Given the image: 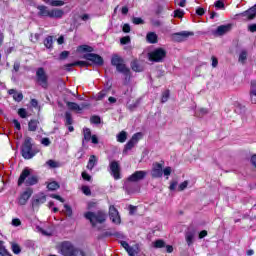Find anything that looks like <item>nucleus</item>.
<instances>
[{"instance_id":"nucleus-1","label":"nucleus","mask_w":256,"mask_h":256,"mask_svg":"<svg viewBox=\"0 0 256 256\" xmlns=\"http://www.w3.org/2000/svg\"><path fill=\"white\" fill-rule=\"evenodd\" d=\"M21 156L23 159H26L29 161L30 159H33L38 153L41 152V149L35 142L33 141V138L27 136L24 139V142L22 143L21 149H20Z\"/></svg>"},{"instance_id":"nucleus-2","label":"nucleus","mask_w":256,"mask_h":256,"mask_svg":"<svg viewBox=\"0 0 256 256\" xmlns=\"http://www.w3.org/2000/svg\"><path fill=\"white\" fill-rule=\"evenodd\" d=\"M111 66L116 67V71L125 76L124 85H129L131 81V69L125 64V60L121 56L114 54L111 58Z\"/></svg>"},{"instance_id":"nucleus-3","label":"nucleus","mask_w":256,"mask_h":256,"mask_svg":"<svg viewBox=\"0 0 256 256\" xmlns=\"http://www.w3.org/2000/svg\"><path fill=\"white\" fill-rule=\"evenodd\" d=\"M36 9L38 10V17H49V19H61L63 15H65V12L62 9H49V7L45 5H38L36 6Z\"/></svg>"},{"instance_id":"nucleus-4","label":"nucleus","mask_w":256,"mask_h":256,"mask_svg":"<svg viewBox=\"0 0 256 256\" xmlns=\"http://www.w3.org/2000/svg\"><path fill=\"white\" fill-rule=\"evenodd\" d=\"M23 183H25L26 187H33V185L39 183V177L35 175L31 176V170L29 168H24L18 178V187H21Z\"/></svg>"},{"instance_id":"nucleus-5","label":"nucleus","mask_w":256,"mask_h":256,"mask_svg":"<svg viewBox=\"0 0 256 256\" xmlns=\"http://www.w3.org/2000/svg\"><path fill=\"white\" fill-rule=\"evenodd\" d=\"M85 219H87L92 227H97V223L103 224L107 221V214L103 210H98L97 212L88 211L84 214Z\"/></svg>"},{"instance_id":"nucleus-6","label":"nucleus","mask_w":256,"mask_h":256,"mask_svg":"<svg viewBox=\"0 0 256 256\" xmlns=\"http://www.w3.org/2000/svg\"><path fill=\"white\" fill-rule=\"evenodd\" d=\"M35 82L39 87H42V89H49V76L47 72H45V68H37Z\"/></svg>"},{"instance_id":"nucleus-7","label":"nucleus","mask_w":256,"mask_h":256,"mask_svg":"<svg viewBox=\"0 0 256 256\" xmlns=\"http://www.w3.org/2000/svg\"><path fill=\"white\" fill-rule=\"evenodd\" d=\"M166 57H167V50H165L164 48H156L150 53H148V59L153 63H163Z\"/></svg>"},{"instance_id":"nucleus-8","label":"nucleus","mask_w":256,"mask_h":256,"mask_svg":"<svg viewBox=\"0 0 256 256\" xmlns=\"http://www.w3.org/2000/svg\"><path fill=\"white\" fill-rule=\"evenodd\" d=\"M143 139V132H137L135 133L131 139L124 145V149L122 151L123 155H127L137 143H139Z\"/></svg>"},{"instance_id":"nucleus-9","label":"nucleus","mask_w":256,"mask_h":256,"mask_svg":"<svg viewBox=\"0 0 256 256\" xmlns=\"http://www.w3.org/2000/svg\"><path fill=\"white\" fill-rule=\"evenodd\" d=\"M83 59L86 61H91V63H93V65H97V67H103L105 64V60L101 57V55L96 53L84 54Z\"/></svg>"},{"instance_id":"nucleus-10","label":"nucleus","mask_w":256,"mask_h":256,"mask_svg":"<svg viewBox=\"0 0 256 256\" xmlns=\"http://www.w3.org/2000/svg\"><path fill=\"white\" fill-rule=\"evenodd\" d=\"M193 35H195V32H176L171 35V39L174 41V43H183V41H187V39H189V37H193Z\"/></svg>"},{"instance_id":"nucleus-11","label":"nucleus","mask_w":256,"mask_h":256,"mask_svg":"<svg viewBox=\"0 0 256 256\" xmlns=\"http://www.w3.org/2000/svg\"><path fill=\"white\" fill-rule=\"evenodd\" d=\"M60 251L63 256H75L77 250H75V246L69 241H64L61 243Z\"/></svg>"},{"instance_id":"nucleus-12","label":"nucleus","mask_w":256,"mask_h":256,"mask_svg":"<svg viewBox=\"0 0 256 256\" xmlns=\"http://www.w3.org/2000/svg\"><path fill=\"white\" fill-rule=\"evenodd\" d=\"M109 169L110 175L114 177L115 181H119V179H121V165L119 162L116 160L111 161L109 164Z\"/></svg>"},{"instance_id":"nucleus-13","label":"nucleus","mask_w":256,"mask_h":256,"mask_svg":"<svg viewBox=\"0 0 256 256\" xmlns=\"http://www.w3.org/2000/svg\"><path fill=\"white\" fill-rule=\"evenodd\" d=\"M32 195H33V188L27 187L25 191L22 192L18 197V205L20 206L27 205V201L31 199Z\"/></svg>"},{"instance_id":"nucleus-14","label":"nucleus","mask_w":256,"mask_h":256,"mask_svg":"<svg viewBox=\"0 0 256 256\" xmlns=\"http://www.w3.org/2000/svg\"><path fill=\"white\" fill-rule=\"evenodd\" d=\"M46 201H47V195L41 192L40 196H36L35 198L32 199L31 201L32 209H39V207H41V205L46 203Z\"/></svg>"},{"instance_id":"nucleus-15","label":"nucleus","mask_w":256,"mask_h":256,"mask_svg":"<svg viewBox=\"0 0 256 256\" xmlns=\"http://www.w3.org/2000/svg\"><path fill=\"white\" fill-rule=\"evenodd\" d=\"M109 217L112 221V223H115L116 225H121V216L119 215V211L115 206L111 205L109 207Z\"/></svg>"},{"instance_id":"nucleus-16","label":"nucleus","mask_w":256,"mask_h":256,"mask_svg":"<svg viewBox=\"0 0 256 256\" xmlns=\"http://www.w3.org/2000/svg\"><path fill=\"white\" fill-rule=\"evenodd\" d=\"M147 177V172L143 170L135 171L132 175L128 177L130 183H137L138 181H143Z\"/></svg>"},{"instance_id":"nucleus-17","label":"nucleus","mask_w":256,"mask_h":256,"mask_svg":"<svg viewBox=\"0 0 256 256\" xmlns=\"http://www.w3.org/2000/svg\"><path fill=\"white\" fill-rule=\"evenodd\" d=\"M151 175L153 179H159L163 177V164L155 163L153 165Z\"/></svg>"},{"instance_id":"nucleus-18","label":"nucleus","mask_w":256,"mask_h":256,"mask_svg":"<svg viewBox=\"0 0 256 256\" xmlns=\"http://www.w3.org/2000/svg\"><path fill=\"white\" fill-rule=\"evenodd\" d=\"M240 17H245L247 21H253L256 17V4L248 10L240 13Z\"/></svg>"},{"instance_id":"nucleus-19","label":"nucleus","mask_w":256,"mask_h":256,"mask_svg":"<svg viewBox=\"0 0 256 256\" xmlns=\"http://www.w3.org/2000/svg\"><path fill=\"white\" fill-rule=\"evenodd\" d=\"M153 247H154V249H163V247H166V252L167 253H172L173 252V246L166 245L165 240H163V239H158V240L154 241Z\"/></svg>"},{"instance_id":"nucleus-20","label":"nucleus","mask_w":256,"mask_h":256,"mask_svg":"<svg viewBox=\"0 0 256 256\" xmlns=\"http://www.w3.org/2000/svg\"><path fill=\"white\" fill-rule=\"evenodd\" d=\"M233 29V24L220 25L217 27L215 34L219 37L229 33Z\"/></svg>"},{"instance_id":"nucleus-21","label":"nucleus","mask_w":256,"mask_h":256,"mask_svg":"<svg viewBox=\"0 0 256 256\" xmlns=\"http://www.w3.org/2000/svg\"><path fill=\"white\" fill-rule=\"evenodd\" d=\"M8 94H9V95H13V99H14V101H16L17 103H21V101H23V93L17 92L16 89H10V90H8Z\"/></svg>"},{"instance_id":"nucleus-22","label":"nucleus","mask_w":256,"mask_h":256,"mask_svg":"<svg viewBox=\"0 0 256 256\" xmlns=\"http://www.w3.org/2000/svg\"><path fill=\"white\" fill-rule=\"evenodd\" d=\"M130 66L132 71H134L135 73H141L143 71V66H141L138 59L132 60Z\"/></svg>"},{"instance_id":"nucleus-23","label":"nucleus","mask_w":256,"mask_h":256,"mask_svg":"<svg viewBox=\"0 0 256 256\" xmlns=\"http://www.w3.org/2000/svg\"><path fill=\"white\" fill-rule=\"evenodd\" d=\"M96 165H97V156L91 155L86 167L87 169H89V171H93Z\"/></svg>"},{"instance_id":"nucleus-24","label":"nucleus","mask_w":256,"mask_h":256,"mask_svg":"<svg viewBox=\"0 0 256 256\" xmlns=\"http://www.w3.org/2000/svg\"><path fill=\"white\" fill-rule=\"evenodd\" d=\"M146 41L151 44H155L158 42V36L155 32H149L146 35Z\"/></svg>"},{"instance_id":"nucleus-25","label":"nucleus","mask_w":256,"mask_h":256,"mask_svg":"<svg viewBox=\"0 0 256 256\" xmlns=\"http://www.w3.org/2000/svg\"><path fill=\"white\" fill-rule=\"evenodd\" d=\"M66 105L70 111H76V113H81V106L75 102H66Z\"/></svg>"},{"instance_id":"nucleus-26","label":"nucleus","mask_w":256,"mask_h":256,"mask_svg":"<svg viewBox=\"0 0 256 256\" xmlns=\"http://www.w3.org/2000/svg\"><path fill=\"white\" fill-rule=\"evenodd\" d=\"M116 139L118 143H125V141H127V132L125 130H122L117 134Z\"/></svg>"},{"instance_id":"nucleus-27","label":"nucleus","mask_w":256,"mask_h":256,"mask_svg":"<svg viewBox=\"0 0 256 256\" xmlns=\"http://www.w3.org/2000/svg\"><path fill=\"white\" fill-rule=\"evenodd\" d=\"M109 91H111V86L100 91L97 95V101H102V99H105V97H107Z\"/></svg>"},{"instance_id":"nucleus-28","label":"nucleus","mask_w":256,"mask_h":256,"mask_svg":"<svg viewBox=\"0 0 256 256\" xmlns=\"http://www.w3.org/2000/svg\"><path fill=\"white\" fill-rule=\"evenodd\" d=\"M83 135H84V140L82 143H89V141H91V138L93 137V135L91 134V129H84L83 130Z\"/></svg>"},{"instance_id":"nucleus-29","label":"nucleus","mask_w":256,"mask_h":256,"mask_svg":"<svg viewBox=\"0 0 256 256\" xmlns=\"http://www.w3.org/2000/svg\"><path fill=\"white\" fill-rule=\"evenodd\" d=\"M44 47L46 49H53V36H48L44 39Z\"/></svg>"},{"instance_id":"nucleus-30","label":"nucleus","mask_w":256,"mask_h":256,"mask_svg":"<svg viewBox=\"0 0 256 256\" xmlns=\"http://www.w3.org/2000/svg\"><path fill=\"white\" fill-rule=\"evenodd\" d=\"M61 186L57 183V181H52L47 184L48 191H57Z\"/></svg>"},{"instance_id":"nucleus-31","label":"nucleus","mask_w":256,"mask_h":256,"mask_svg":"<svg viewBox=\"0 0 256 256\" xmlns=\"http://www.w3.org/2000/svg\"><path fill=\"white\" fill-rule=\"evenodd\" d=\"M11 249L14 255H19V253H21V246L15 242L11 243Z\"/></svg>"},{"instance_id":"nucleus-32","label":"nucleus","mask_w":256,"mask_h":256,"mask_svg":"<svg viewBox=\"0 0 256 256\" xmlns=\"http://www.w3.org/2000/svg\"><path fill=\"white\" fill-rule=\"evenodd\" d=\"M239 63L244 64L247 61V50H242L238 58Z\"/></svg>"},{"instance_id":"nucleus-33","label":"nucleus","mask_w":256,"mask_h":256,"mask_svg":"<svg viewBox=\"0 0 256 256\" xmlns=\"http://www.w3.org/2000/svg\"><path fill=\"white\" fill-rule=\"evenodd\" d=\"M207 113H209V110L207 108H200L195 112V116L201 118V117H205Z\"/></svg>"},{"instance_id":"nucleus-34","label":"nucleus","mask_w":256,"mask_h":256,"mask_svg":"<svg viewBox=\"0 0 256 256\" xmlns=\"http://www.w3.org/2000/svg\"><path fill=\"white\" fill-rule=\"evenodd\" d=\"M79 48L84 53H93V51H95V49L92 46H89L87 44L81 45V46H79Z\"/></svg>"},{"instance_id":"nucleus-35","label":"nucleus","mask_w":256,"mask_h":256,"mask_svg":"<svg viewBox=\"0 0 256 256\" xmlns=\"http://www.w3.org/2000/svg\"><path fill=\"white\" fill-rule=\"evenodd\" d=\"M39 127V120L37 119H32L28 123V129H37Z\"/></svg>"},{"instance_id":"nucleus-36","label":"nucleus","mask_w":256,"mask_h":256,"mask_svg":"<svg viewBox=\"0 0 256 256\" xmlns=\"http://www.w3.org/2000/svg\"><path fill=\"white\" fill-rule=\"evenodd\" d=\"M184 16H185V11H183L182 9L174 10V17L176 19H183Z\"/></svg>"},{"instance_id":"nucleus-37","label":"nucleus","mask_w":256,"mask_h":256,"mask_svg":"<svg viewBox=\"0 0 256 256\" xmlns=\"http://www.w3.org/2000/svg\"><path fill=\"white\" fill-rule=\"evenodd\" d=\"M51 7H63L65 5V1L63 0H52L50 2Z\"/></svg>"},{"instance_id":"nucleus-38","label":"nucleus","mask_w":256,"mask_h":256,"mask_svg":"<svg viewBox=\"0 0 256 256\" xmlns=\"http://www.w3.org/2000/svg\"><path fill=\"white\" fill-rule=\"evenodd\" d=\"M170 91L166 90L162 93L161 103H167L169 101Z\"/></svg>"},{"instance_id":"nucleus-39","label":"nucleus","mask_w":256,"mask_h":256,"mask_svg":"<svg viewBox=\"0 0 256 256\" xmlns=\"http://www.w3.org/2000/svg\"><path fill=\"white\" fill-rule=\"evenodd\" d=\"M121 237V233L116 232V233H111V232H105L102 236H98V239H103V237Z\"/></svg>"},{"instance_id":"nucleus-40","label":"nucleus","mask_w":256,"mask_h":256,"mask_svg":"<svg viewBox=\"0 0 256 256\" xmlns=\"http://www.w3.org/2000/svg\"><path fill=\"white\" fill-rule=\"evenodd\" d=\"M132 23L134 25H145V20H143L141 17H134L132 18Z\"/></svg>"},{"instance_id":"nucleus-41","label":"nucleus","mask_w":256,"mask_h":256,"mask_svg":"<svg viewBox=\"0 0 256 256\" xmlns=\"http://www.w3.org/2000/svg\"><path fill=\"white\" fill-rule=\"evenodd\" d=\"M85 65H87V61H76L72 62L70 67H85Z\"/></svg>"},{"instance_id":"nucleus-42","label":"nucleus","mask_w":256,"mask_h":256,"mask_svg":"<svg viewBox=\"0 0 256 256\" xmlns=\"http://www.w3.org/2000/svg\"><path fill=\"white\" fill-rule=\"evenodd\" d=\"M90 122L93 124V125H99V123H101V117L97 116V115H94L90 118Z\"/></svg>"},{"instance_id":"nucleus-43","label":"nucleus","mask_w":256,"mask_h":256,"mask_svg":"<svg viewBox=\"0 0 256 256\" xmlns=\"http://www.w3.org/2000/svg\"><path fill=\"white\" fill-rule=\"evenodd\" d=\"M214 7H216V9H225V2H223V0H217L214 3Z\"/></svg>"},{"instance_id":"nucleus-44","label":"nucleus","mask_w":256,"mask_h":256,"mask_svg":"<svg viewBox=\"0 0 256 256\" xmlns=\"http://www.w3.org/2000/svg\"><path fill=\"white\" fill-rule=\"evenodd\" d=\"M66 125H73V116L69 112L65 113Z\"/></svg>"},{"instance_id":"nucleus-45","label":"nucleus","mask_w":256,"mask_h":256,"mask_svg":"<svg viewBox=\"0 0 256 256\" xmlns=\"http://www.w3.org/2000/svg\"><path fill=\"white\" fill-rule=\"evenodd\" d=\"M121 45H129L131 43V37L130 36H124L120 39Z\"/></svg>"},{"instance_id":"nucleus-46","label":"nucleus","mask_w":256,"mask_h":256,"mask_svg":"<svg viewBox=\"0 0 256 256\" xmlns=\"http://www.w3.org/2000/svg\"><path fill=\"white\" fill-rule=\"evenodd\" d=\"M18 115L21 119L27 118V110L25 108L18 109Z\"/></svg>"},{"instance_id":"nucleus-47","label":"nucleus","mask_w":256,"mask_h":256,"mask_svg":"<svg viewBox=\"0 0 256 256\" xmlns=\"http://www.w3.org/2000/svg\"><path fill=\"white\" fill-rule=\"evenodd\" d=\"M64 208H65L67 217H73V209L71 208V206L65 204Z\"/></svg>"},{"instance_id":"nucleus-48","label":"nucleus","mask_w":256,"mask_h":256,"mask_svg":"<svg viewBox=\"0 0 256 256\" xmlns=\"http://www.w3.org/2000/svg\"><path fill=\"white\" fill-rule=\"evenodd\" d=\"M69 51L65 50V51H62L59 55V59L60 61H65V59H67V57H69Z\"/></svg>"},{"instance_id":"nucleus-49","label":"nucleus","mask_w":256,"mask_h":256,"mask_svg":"<svg viewBox=\"0 0 256 256\" xmlns=\"http://www.w3.org/2000/svg\"><path fill=\"white\" fill-rule=\"evenodd\" d=\"M80 113H83V109H89L91 107V103L89 102H82L80 105Z\"/></svg>"},{"instance_id":"nucleus-50","label":"nucleus","mask_w":256,"mask_h":256,"mask_svg":"<svg viewBox=\"0 0 256 256\" xmlns=\"http://www.w3.org/2000/svg\"><path fill=\"white\" fill-rule=\"evenodd\" d=\"M82 193L89 197L91 195V188L89 186H82Z\"/></svg>"},{"instance_id":"nucleus-51","label":"nucleus","mask_w":256,"mask_h":256,"mask_svg":"<svg viewBox=\"0 0 256 256\" xmlns=\"http://www.w3.org/2000/svg\"><path fill=\"white\" fill-rule=\"evenodd\" d=\"M177 185H179V182H177V180L171 181L169 186L170 191H175L177 189Z\"/></svg>"},{"instance_id":"nucleus-52","label":"nucleus","mask_w":256,"mask_h":256,"mask_svg":"<svg viewBox=\"0 0 256 256\" xmlns=\"http://www.w3.org/2000/svg\"><path fill=\"white\" fill-rule=\"evenodd\" d=\"M50 197L51 199H56L57 201H60V203H65V199H63V197L58 194H51Z\"/></svg>"},{"instance_id":"nucleus-53","label":"nucleus","mask_w":256,"mask_h":256,"mask_svg":"<svg viewBox=\"0 0 256 256\" xmlns=\"http://www.w3.org/2000/svg\"><path fill=\"white\" fill-rule=\"evenodd\" d=\"M187 185H189V182L184 181L178 186V191H185L187 189Z\"/></svg>"},{"instance_id":"nucleus-54","label":"nucleus","mask_w":256,"mask_h":256,"mask_svg":"<svg viewBox=\"0 0 256 256\" xmlns=\"http://www.w3.org/2000/svg\"><path fill=\"white\" fill-rule=\"evenodd\" d=\"M193 234H187L186 235V242H187V245H193Z\"/></svg>"},{"instance_id":"nucleus-55","label":"nucleus","mask_w":256,"mask_h":256,"mask_svg":"<svg viewBox=\"0 0 256 256\" xmlns=\"http://www.w3.org/2000/svg\"><path fill=\"white\" fill-rule=\"evenodd\" d=\"M47 165H49V167H51L52 169H56V167H58L57 162L55 160H48Z\"/></svg>"},{"instance_id":"nucleus-56","label":"nucleus","mask_w":256,"mask_h":256,"mask_svg":"<svg viewBox=\"0 0 256 256\" xmlns=\"http://www.w3.org/2000/svg\"><path fill=\"white\" fill-rule=\"evenodd\" d=\"M123 33H131V26L129 24H124L122 27Z\"/></svg>"},{"instance_id":"nucleus-57","label":"nucleus","mask_w":256,"mask_h":256,"mask_svg":"<svg viewBox=\"0 0 256 256\" xmlns=\"http://www.w3.org/2000/svg\"><path fill=\"white\" fill-rule=\"evenodd\" d=\"M41 144L44 145V147H49V145H51V140H49V138H42Z\"/></svg>"},{"instance_id":"nucleus-58","label":"nucleus","mask_w":256,"mask_h":256,"mask_svg":"<svg viewBox=\"0 0 256 256\" xmlns=\"http://www.w3.org/2000/svg\"><path fill=\"white\" fill-rule=\"evenodd\" d=\"M91 143H93V145H99V138L97 137V135H92V138H90Z\"/></svg>"},{"instance_id":"nucleus-59","label":"nucleus","mask_w":256,"mask_h":256,"mask_svg":"<svg viewBox=\"0 0 256 256\" xmlns=\"http://www.w3.org/2000/svg\"><path fill=\"white\" fill-rule=\"evenodd\" d=\"M82 179L84 181H91V175H89V173L84 171V172H82Z\"/></svg>"},{"instance_id":"nucleus-60","label":"nucleus","mask_w":256,"mask_h":256,"mask_svg":"<svg viewBox=\"0 0 256 256\" xmlns=\"http://www.w3.org/2000/svg\"><path fill=\"white\" fill-rule=\"evenodd\" d=\"M196 15H199V17H203V15H205V9L201 7L197 8Z\"/></svg>"},{"instance_id":"nucleus-61","label":"nucleus","mask_w":256,"mask_h":256,"mask_svg":"<svg viewBox=\"0 0 256 256\" xmlns=\"http://www.w3.org/2000/svg\"><path fill=\"white\" fill-rule=\"evenodd\" d=\"M12 225H13L14 227H20V225H21V220H20L19 218H14V219L12 220Z\"/></svg>"},{"instance_id":"nucleus-62","label":"nucleus","mask_w":256,"mask_h":256,"mask_svg":"<svg viewBox=\"0 0 256 256\" xmlns=\"http://www.w3.org/2000/svg\"><path fill=\"white\" fill-rule=\"evenodd\" d=\"M126 252L128 253L129 256H135V249L131 246H129L127 249H126Z\"/></svg>"},{"instance_id":"nucleus-63","label":"nucleus","mask_w":256,"mask_h":256,"mask_svg":"<svg viewBox=\"0 0 256 256\" xmlns=\"http://www.w3.org/2000/svg\"><path fill=\"white\" fill-rule=\"evenodd\" d=\"M162 174L169 177V175H171V167H166L164 170H162Z\"/></svg>"},{"instance_id":"nucleus-64","label":"nucleus","mask_w":256,"mask_h":256,"mask_svg":"<svg viewBox=\"0 0 256 256\" xmlns=\"http://www.w3.org/2000/svg\"><path fill=\"white\" fill-rule=\"evenodd\" d=\"M248 31H250V33H256V24H250L248 26Z\"/></svg>"}]
</instances>
